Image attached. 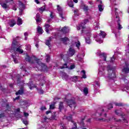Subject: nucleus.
I'll list each match as a JSON object with an SVG mask.
<instances>
[{
	"label": "nucleus",
	"mask_w": 129,
	"mask_h": 129,
	"mask_svg": "<svg viewBox=\"0 0 129 129\" xmlns=\"http://www.w3.org/2000/svg\"><path fill=\"white\" fill-rule=\"evenodd\" d=\"M24 94V88H21L16 93V95H22Z\"/></svg>",
	"instance_id": "9"
},
{
	"label": "nucleus",
	"mask_w": 129,
	"mask_h": 129,
	"mask_svg": "<svg viewBox=\"0 0 129 129\" xmlns=\"http://www.w3.org/2000/svg\"><path fill=\"white\" fill-rule=\"evenodd\" d=\"M0 5L3 9H8V8H9V6H8L6 3H0Z\"/></svg>",
	"instance_id": "22"
},
{
	"label": "nucleus",
	"mask_w": 129,
	"mask_h": 129,
	"mask_svg": "<svg viewBox=\"0 0 129 129\" xmlns=\"http://www.w3.org/2000/svg\"><path fill=\"white\" fill-rule=\"evenodd\" d=\"M94 26L95 27V30H97L98 27H99V23L96 22L94 23Z\"/></svg>",
	"instance_id": "23"
},
{
	"label": "nucleus",
	"mask_w": 129,
	"mask_h": 129,
	"mask_svg": "<svg viewBox=\"0 0 129 129\" xmlns=\"http://www.w3.org/2000/svg\"><path fill=\"white\" fill-rule=\"evenodd\" d=\"M11 49L14 50L15 52H18L19 54H23L24 53V50H22L21 45L19 44L18 41H16V38L13 39Z\"/></svg>",
	"instance_id": "2"
},
{
	"label": "nucleus",
	"mask_w": 129,
	"mask_h": 129,
	"mask_svg": "<svg viewBox=\"0 0 129 129\" xmlns=\"http://www.w3.org/2000/svg\"><path fill=\"white\" fill-rule=\"evenodd\" d=\"M38 78L39 79V80H41V82L40 83V84L41 86H43L44 85V83L46 82L44 79V76L39 75L38 76Z\"/></svg>",
	"instance_id": "6"
},
{
	"label": "nucleus",
	"mask_w": 129,
	"mask_h": 129,
	"mask_svg": "<svg viewBox=\"0 0 129 129\" xmlns=\"http://www.w3.org/2000/svg\"><path fill=\"white\" fill-rule=\"evenodd\" d=\"M73 123L74 124V126L72 127V129H78L77 128V123H76L75 122L73 121Z\"/></svg>",
	"instance_id": "38"
},
{
	"label": "nucleus",
	"mask_w": 129,
	"mask_h": 129,
	"mask_svg": "<svg viewBox=\"0 0 129 129\" xmlns=\"http://www.w3.org/2000/svg\"><path fill=\"white\" fill-rule=\"evenodd\" d=\"M24 8H19L20 11L19 13H20V15H22V13L23 11H24Z\"/></svg>",
	"instance_id": "53"
},
{
	"label": "nucleus",
	"mask_w": 129,
	"mask_h": 129,
	"mask_svg": "<svg viewBox=\"0 0 129 129\" xmlns=\"http://www.w3.org/2000/svg\"><path fill=\"white\" fill-rule=\"evenodd\" d=\"M60 127V129H67V127L64 124L62 125Z\"/></svg>",
	"instance_id": "47"
},
{
	"label": "nucleus",
	"mask_w": 129,
	"mask_h": 129,
	"mask_svg": "<svg viewBox=\"0 0 129 129\" xmlns=\"http://www.w3.org/2000/svg\"><path fill=\"white\" fill-rule=\"evenodd\" d=\"M96 41L98 42V43H99L100 44H101V43H102L103 42V41H102L101 40H96Z\"/></svg>",
	"instance_id": "61"
},
{
	"label": "nucleus",
	"mask_w": 129,
	"mask_h": 129,
	"mask_svg": "<svg viewBox=\"0 0 129 129\" xmlns=\"http://www.w3.org/2000/svg\"><path fill=\"white\" fill-rule=\"evenodd\" d=\"M20 108H17V109L16 110V112H20Z\"/></svg>",
	"instance_id": "64"
},
{
	"label": "nucleus",
	"mask_w": 129,
	"mask_h": 129,
	"mask_svg": "<svg viewBox=\"0 0 129 129\" xmlns=\"http://www.w3.org/2000/svg\"><path fill=\"white\" fill-rule=\"evenodd\" d=\"M25 9V5L23 3L19 2V9Z\"/></svg>",
	"instance_id": "28"
},
{
	"label": "nucleus",
	"mask_w": 129,
	"mask_h": 129,
	"mask_svg": "<svg viewBox=\"0 0 129 129\" xmlns=\"http://www.w3.org/2000/svg\"><path fill=\"white\" fill-rule=\"evenodd\" d=\"M24 116H25V117H27V116H29V113H28L24 112Z\"/></svg>",
	"instance_id": "57"
},
{
	"label": "nucleus",
	"mask_w": 129,
	"mask_h": 129,
	"mask_svg": "<svg viewBox=\"0 0 129 129\" xmlns=\"http://www.w3.org/2000/svg\"><path fill=\"white\" fill-rule=\"evenodd\" d=\"M114 105H116V106H122V103H113Z\"/></svg>",
	"instance_id": "40"
},
{
	"label": "nucleus",
	"mask_w": 129,
	"mask_h": 129,
	"mask_svg": "<svg viewBox=\"0 0 129 129\" xmlns=\"http://www.w3.org/2000/svg\"><path fill=\"white\" fill-rule=\"evenodd\" d=\"M13 1H14V0H5L6 2L7 3H11V2H13Z\"/></svg>",
	"instance_id": "63"
},
{
	"label": "nucleus",
	"mask_w": 129,
	"mask_h": 129,
	"mask_svg": "<svg viewBox=\"0 0 129 129\" xmlns=\"http://www.w3.org/2000/svg\"><path fill=\"white\" fill-rule=\"evenodd\" d=\"M25 60L26 61L29 62V63H34V61H37V66L36 68H35L36 71H38L39 69L40 70H45V69H47V66H46L45 63L39 62V60L37 59V57H36L35 56L30 57V56L28 55H26L25 57Z\"/></svg>",
	"instance_id": "1"
},
{
	"label": "nucleus",
	"mask_w": 129,
	"mask_h": 129,
	"mask_svg": "<svg viewBox=\"0 0 129 129\" xmlns=\"http://www.w3.org/2000/svg\"><path fill=\"white\" fill-rule=\"evenodd\" d=\"M51 41H52V37H49V39L46 40L45 42L46 45H47V46H48L49 48H50V42H51Z\"/></svg>",
	"instance_id": "16"
},
{
	"label": "nucleus",
	"mask_w": 129,
	"mask_h": 129,
	"mask_svg": "<svg viewBox=\"0 0 129 129\" xmlns=\"http://www.w3.org/2000/svg\"><path fill=\"white\" fill-rule=\"evenodd\" d=\"M21 105H22V107H23V108H25V107H27V106H28V102L27 101H22L21 102Z\"/></svg>",
	"instance_id": "14"
},
{
	"label": "nucleus",
	"mask_w": 129,
	"mask_h": 129,
	"mask_svg": "<svg viewBox=\"0 0 129 129\" xmlns=\"http://www.w3.org/2000/svg\"><path fill=\"white\" fill-rule=\"evenodd\" d=\"M45 59H46V62H49V61H50V55H46Z\"/></svg>",
	"instance_id": "42"
},
{
	"label": "nucleus",
	"mask_w": 129,
	"mask_h": 129,
	"mask_svg": "<svg viewBox=\"0 0 129 129\" xmlns=\"http://www.w3.org/2000/svg\"><path fill=\"white\" fill-rule=\"evenodd\" d=\"M24 36H25V41H27V40H28V36H29L28 32H25L24 33Z\"/></svg>",
	"instance_id": "41"
},
{
	"label": "nucleus",
	"mask_w": 129,
	"mask_h": 129,
	"mask_svg": "<svg viewBox=\"0 0 129 129\" xmlns=\"http://www.w3.org/2000/svg\"><path fill=\"white\" fill-rule=\"evenodd\" d=\"M76 47L79 49V47L80 46V42L79 41H78L77 42H76Z\"/></svg>",
	"instance_id": "45"
},
{
	"label": "nucleus",
	"mask_w": 129,
	"mask_h": 129,
	"mask_svg": "<svg viewBox=\"0 0 129 129\" xmlns=\"http://www.w3.org/2000/svg\"><path fill=\"white\" fill-rule=\"evenodd\" d=\"M126 67L127 68H124L122 70L123 72L124 73H129V64L128 66L126 65Z\"/></svg>",
	"instance_id": "19"
},
{
	"label": "nucleus",
	"mask_w": 129,
	"mask_h": 129,
	"mask_svg": "<svg viewBox=\"0 0 129 129\" xmlns=\"http://www.w3.org/2000/svg\"><path fill=\"white\" fill-rule=\"evenodd\" d=\"M61 57L62 59H63V60H67V59H68V55L65 54V55H63L62 54L61 55Z\"/></svg>",
	"instance_id": "33"
},
{
	"label": "nucleus",
	"mask_w": 129,
	"mask_h": 129,
	"mask_svg": "<svg viewBox=\"0 0 129 129\" xmlns=\"http://www.w3.org/2000/svg\"><path fill=\"white\" fill-rule=\"evenodd\" d=\"M4 116H5V113L0 114V118H2V117H4Z\"/></svg>",
	"instance_id": "58"
},
{
	"label": "nucleus",
	"mask_w": 129,
	"mask_h": 129,
	"mask_svg": "<svg viewBox=\"0 0 129 129\" xmlns=\"http://www.w3.org/2000/svg\"><path fill=\"white\" fill-rule=\"evenodd\" d=\"M83 92L85 95H87L88 94V89H87V88H85L83 90Z\"/></svg>",
	"instance_id": "35"
},
{
	"label": "nucleus",
	"mask_w": 129,
	"mask_h": 129,
	"mask_svg": "<svg viewBox=\"0 0 129 129\" xmlns=\"http://www.w3.org/2000/svg\"><path fill=\"white\" fill-rule=\"evenodd\" d=\"M96 86H97V87H99V86H100V84L99 83V82H95V86H94V88L95 89H96V88H97V87H96Z\"/></svg>",
	"instance_id": "37"
},
{
	"label": "nucleus",
	"mask_w": 129,
	"mask_h": 129,
	"mask_svg": "<svg viewBox=\"0 0 129 129\" xmlns=\"http://www.w3.org/2000/svg\"><path fill=\"white\" fill-rule=\"evenodd\" d=\"M67 119H68V120L72 121V122H73V121H74L72 120V115H70V116H67Z\"/></svg>",
	"instance_id": "31"
},
{
	"label": "nucleus",
	"mask_w": 129,
	"mask_h": 129,
	"mask_svg": "<svg viewBox=\"0 0 129 129\" xmlns=\"http://www.w3.org/2000/svg\"><path fill=\"white\" fill-rule=\"evenodd\" d=\"M50 27H51V26L49 24H45L44 25V27L45 28V31L46 32V33L47 34H49V28H50Z\"/></svg>",
	"instance_id": "17"
},
{
	"label": "nucleus",
	"mask_w": 129,
	"mask_h": 129,
	"mask_svg": "<svg viewBox=\"0 0 129 129\" xmlns=\"http://www.w3.org/2000/svg\"><path fill=\"white\" fill-rule=\"evenodd\" d=\"M15 24H16V21H15V20H11V22L10 24V27H13L15 26Z\"/></svg>",
	"instance_id": "26"
},
{
	"label": "nucleus",
	"mask_w": 129,
	"mask_h": 129,
	"mask_svg": "<svg viewBox=\"0 0 129 129\" xmlns=\"http://www.w3.org/2000/svg\"><path fill=\"white\" fill-rule=\"evenodd\" d=\"M68 5L70 7V8H73L74 7V4H73V2L71 0L68 1Z\"/></svg>",
	"instance_id": "18"
},
{
	"label": "nucleus",
	"mask_w": 129,
	"mask_h": 129,
	"mask_svg": "<svg viewBox=\"0 0 129 129\" xmlns=\"http://www.w3.org/2000/svg\"><path fill=\"white\" fill-rule=\"evenodd\" d=\"M60 32H62L63 34H66V33H68V32H69V29H68V27L64 26L60 30Z\"/></svg>",
	"instance_id": "11"
},
{
	"label": "nucleus",
	"mask_w": 129,
	"mask_h": 129,
	"mask_svg": "<svg viewBox=\"0 0 129 129\" xmlns=\"http://www.w3.org/2000/svg\"><path fill=\"white\" fill-rule=\"evenodd\" d=\"M59 109L60 111L62 110V109H64V105H63L62 102H60L59 104Z\"/></svg>",
	"instance_id": "20"
},
{
	"label": "nucleus",
	"mask_w": 129,
	"mask_h": 129,
	"mask_svg": "<svg viewBox=\"0 0 129 129\" xmlns=\"http://www.w3.org/2000/svg\"><path fill=\"white\" fill-rule=\"evenodd\" d=\"M35 87H36V86H35V85H33L32 86H30L29 88L31 90H32V89H33V88H35Z\"/></svg>",
	"instance_id": "60"
},
{
	"label": "nucleus",
	"mask_w": 129,
	"mask_h": 129,
	"mask_svg": "<svg viewBox=\"0 0 129 129\" xmlns=\"http://www.w3.org/2000/svg\"><path fill=\"white\" fill-rule=\"evenodd\" d=\"M115 60V59L114 58V57L113 56L111 58V60H110V62L112 63L114 61V60Z\"/></svg>",
	"instance_id": "51"
},
{
	"label": "nucleus",
	"mask_w": 129,
	"mask_h": 129,
	"mask_svg": "<svg viewBox=\"0 0 129 129\" xmlns=\"http://www.w3.org/2000/svg\"><path fill=\"white\" fill-rule=\"evenodd\" d=\"M66 102L71 108L75 109L76 107V102L74 100H66Z\"/></svg>",
	"instance_id": "4"
},
{
	"label": "nucleus",
	"mask_w": 129,
	"mask_h": 129,
	"mask_svg": "<svg viewBox=\"0 0 129 129\" xmlns=\"http://www.w3.org/2000/svg\"><path fill=\"white\" fill-rule=\"evenodd\" d=\"M37 31L38 33H39V34H40L41 35L43 34V29L42 28V27H40L39 26L37 27Z\"/></svg>",
	"instance_id": "15"
},
{
	"label": "nucleus",
	"mask_w": 129,
	"mask_h": 129,
	"mask_svg": "<svg viewBox=\"0 0 129 129\" xmlns=\"http://www.w3.org/2000/svg\"><path fill=\"white\" fill-rule=\"evenodd\" d=\"M68 54L69 56L72 57V56L75 54V50L71 47L70 48Z\"/></svg>",
	"instance_id": "7"
},
{
	"label": "nucleus",
	"mask_w": 129,
	"mask_h": 129,
	"mask_svg": "<svg viewBox=\"0 0 129 129\" xmlns=\"http://www.w3.org/2000/svg\"><path fill=\"white\" fill-rule=\"evenodd\" d=\"M100 57L101 58H104V61H106V54L104 53H101L100 54Z\"/></svg>",
	"instance_id": "21"
},
{
	"label": "nucleus",
	"mask_w": 129,
	"mask_h": 129,
	"mask_svg": "<svg viewBox=\"0 0 129 129\" xmlns=\"http://www.w3.org/2000/svg\"><path fill=\"white\" fill-rule=\"evenodd\" d=\"M46 106H43L40 108V110H42V111H43V110H46Z\"/></svg>",
	"instance_id": "48"
},
{
	"label": "nucleus",
	"mask_w": 129,
	"mask_h": 129,
	"mask_svg": "<svg viewBox=\"0 0 129 129\" xmlns=\"http://www.w3.org/2000/svg\"><path fill=\"white\" fill-rule=\"evenodd\" d=\"M64 68H68L67 63L63 64V66L60 68V69H64Z\"/></svg>",
	"instance_id": "39"
},
{
	"label": "nucleus",
	"mask_w": 129,
	"mask_h": 129,
	"mask_svg": "<svg viewBox=\"0 0 129 129\" xmlns=\"http://www.w3.org/2000/svg\"><path fill=\"white\" fill-rule=\"evenodd\" d=\"M36 21L37 24H38V23H41L42 22V18H40V14H36Z\"/></svg>",
	"instance_id": "10"
},
{
	"label": "nucleus",
	"mask_w": 129,
	"mask_h": 129,
	"mask_svg": "<svg viewBox=\"0 0 129 129\" xmlns=\"http://www.w3.org/2000/svg\"><path fill=\"white\" fill-rule=\"evenodd\" d=\"M85 34H86L87 37H86V42L87 43V44L90 43V31H85Z\"/></svg>",
	"instance_id": "5"
},
{
	"label": "nucleus",
	"mask_w": 129,
	"mask_h": 129,
	"mask_svg": "<svg viewBox=\"0 0 129 129\" xmlns=\"http://www.w3.org/2000/svg\"><path fill=\"white\" fill-rule=\"evenodd\" d=\"M23 123H24V124H26V125H27V124H28L27 120H23Z\"/></svg>",
	"instance_id": "56"
},
{
	"label": "nucleus",
	"mask_w": 129,
	"mask_h": 129,
	"mask_svg": "<svg viewBox=\"0 0 129 129\" xmlns=\"http://www.w3.org/2000/svg\"><path fill=\"white\" fill-rule=\"evenodd\" d=\"M18 99H20V96L16 97L14 99V101L18 100Z\"/></svg>",
	"instance_id": "62"
},
{
	"label": "nucleus",
	"mask_w": 129,
	"mask_h": 129,
	"mask_svg": "<svg viewBox=\"0 0 129 129\" xmlns=\"http://www.w3.org/2000/svg\"><path fill=\"white\" fill-rule=\"evenodd\" d=\"M101 33L99 34V36H101L102 38H104L105 36H106V34H105V32L100 31Z\"/></svg>",
	"instance_id": "27"
},
{
	"label": "nucleus",
	"mask_w": 129,
	"mask_h": 129,
	"mask_svg": "<svg viewBox=\"0 0 129 129\" xmlns=\"http://www.w3.org/2000/svg\"><path fill=\"white\" fill-rule=\"evenodd\" d=\"M98 9L99 12H102V11H103V6H102V5L100 4L99 5H98Z\"/></svg>",
	"instance_id": "29"
},
{
	"label": "nucleus",
	"mask_w": 129,
	"mask_h": 129,
	"mask_svg": "<svg viewBox=\"0 0 129 129\" xmlns=\"http://www.w3.org/2000/svg\"><path fill=\"white\" fill-rule=\"evenodd\" d=\"M108 69V78H110V79H114L116 76H115V74L113 73V71H112V68L110 67V66H108L107 67Z\"/></svg>",
	"instance_id": "3"
},
{
	"label": "nucleus",
	"mask_w": 129,
	"mask_h": 129,
	"mask_svg": "<svg viewBox=\"0 0 129 129\" xmlns=\"http://www.w3.org/2000/svg\"><path fill=\"white\" fill-rule=\"evenodd\" d=\"M46 9V6H43L42 7H41L40 8H39V12L40 13H41V14H42V13H43V12H44V11H45V9Z\"/></svg>",
	"instance_id": "25"
},
{
	"label": "nucleus",
	"mask_w": 129,
	"mask_h": 129,
	"mask_svg": "<svg viewBox=\"0 0 129 129\" xmlns=\"http://www.w3.org/2000/svg\"><path fill=\"white\" fill-rule=\"evenodd\" d=\"M74 13L75 15H76V16H78V13H79V10H78V9H76L74 11Z\"/></svg>",
	"instance_id": "44"
},
{
	"label": "nucleus",
	"mask_w": 129,
	"mask_h": 129,
	"mask_svg": "<svg viewBox=\"0 0 129 129\" xmlns=\"http://www.w3.org/2000/svg\"><path fill=\"white\" fill-rule=\"evenodd\" d=\"M22 24H23V21L22 20V19L18 18L17 20V25H18V26H21Z\"/></svg>",
	"instance_id": "24"
},
{
	"label": "nucleus",
	"mask_w": 129,
	"mask_h": 129,
	"mask_svg": "<svg viewBox=\"0 0 129 129\" xmlns=\"http://www.w3.org/2000/svg\"><path fill=\"white\" fill-rule=\"evenodd\" d=\"M122 28V26H121V25H120V23L118 22V30H121V28Z\"/></svg>",
	"instance_id": "43"
},
{
	"label": "nucleus",
	"mask_w": 129,
	"mask_h": 129,
	"mask_svg": "<svg viewBox=\"0 0 129 129\" xmlns=\"http://www.w3.org/2000/svg\"><path fill=\"white\" fill-rule=\"evenodd\" d=\"M83 10L85 11V12H87L88 11V6H86V5H83Z\"/></svg>",
	"instance_id": "36"
},
{
	"label": "nucleus",
	"mask_w": 129,
	"mask_h": 129,
	"mask_svg": "<svg viewBox=\"0 0 129 129\" xmlns=\"http://www.w3.org/2000/svg\"><path fill=\"white\" fill-rule=\"evenodd\" d=\"M12 58L13 59V60L14 61L15 63H18V59H17V57L15 55H12Z\"/></svg>",
	"instance_id": "34"
},
{
	"label": "nucleus",
	"mask_w": 129,
	"mask_h": 129,
	"mask_svg": "<svg viewBox=\"0 0 129 129\" xmlns=\"http://www.w3.org/2000/svg\"><path fill=\"white\" fill-rule=\"evenodd\" d=\"M50 109H54L55 108V105L54 104H51L49 106Z\"/></svg>",
	"instance_id": "46"
},
{
	"label": "nucleus",
	"mask_w": 129,
	"mask_h": 129,
	"mask_svg": "<svg viewBox=\"0 0 129 129\" xmlns=\"http://www.w3.org/2000/svg\"><path fill=\"white\" fill-rule=\"evenodd\" d=\"M82 73L83 78L84 79L86 78V72H85V71L84 70L82 71Z\"/></svg>",
	"instance_id": "32"
},
{
	"label": "nucleus",
	"mask_w": 129,
	"mask_h": 129,
	"mask_svg": "<svg viewBox=\"0 0 129 129\" xmlns=\"http://www.w3.org/2000/svg\"><path fill=\"white\" fill-rule=\"evenodd\" d=\"M97 3L100 4V5H102V1L101 0H97Z\"/></svg>",
	"instance_id": "54"
},
{
	"label": "nucleus",
	"mask_w": 129,
	"mask_h": 129,
	"mask_svg": "<svg viewBox=\"0 0 129 129\" xmlns=\"http://www.w3.org/2000/svg\"><path fill=\"white\" fill-rule=\"evenodd\" d=\"M88 23V19H85L84 22L81 23V27L82 29H85V24Z\"/></svg>",
	"instance_id": "12"
},
{
	"label": "nucleus",
	"mask_w": 129,
	"mask_h": 129,
	"mask_svg": "<svg viewBox=\"0 0 129 129\" xmlns=\"http://www.w3.org/2000/svg\"><path fill=\"white\" fill-rule=\"evenodd\" d=\"M83 120H84V119H82L81 120V124H82V125H84V122H83Z\"/></svg>",
	"instance_id": "55"
},
{
	"label": "nucleus",
	"mask_w": 129,
	"mask_h": 129,
	"mask_svg": "<svg viewBox=\"0 0 129 129\" xmlns=\"http://www.w3.org/2000/svg\"><path fill=\"white\" fill-rule=\"evenodd\" d=\"M74 68H75V65L73 64V65H71L70 68H69V69H70L71 70H72V69H74Z\"/></svg>",
	"instance_id": "49"
},
{
	"label": "nucleus",
	"mask_w": 129,
	"mask_h": 129,
	"mask_svg": "<svg viewBox=\"0 0 129 129\" xmlns=\"http://www.w3.org/2000/svg\"><path fill=\"white\" fill-rule=\"evenodd\" d=\"M60 41L63 44H67V42L69 41V38H68V37H64V38H60Z\"/></svg>",
	"instance_id": "13"
},
{
	"label": "nucleus",
	"mask_w": 129,
	"mask_h": 129,
	"mask_svg": "<svg viewBox=\"0 0 129 129\" xmlns=\"http://www.w3.org/2000/svg\"><path fill=\"white\" fill-rule=\"evenodd\" d=\"M115 113H116V114H117V115H118V114H119V112L118 110H116L115 111Z\"/></svg>",
	"instance_id": "59"
},
{
	"label": "nucleus",
	"mask_w": 129,
	"mask_h": 129,
	"mask_svg": "<svg viewBox=\"0 0 129 129\" xmlns=\"http://www.w3.org/2000/svg\"><path fill=\"white\" fill-rule=\"evenodd\" d=\"M113 107L112 104H109L108 106V109H110V108H112Z\"/></svg>",
	"instance_id": "50"
},
{
	"label": "nucleus",
	"mask_w": 129,
	"mask_h": 129,
	"mask_svg": "<svg viewBox=\"0 0 129 129\" xmlns=\"http://www.w3.org/2000/svg\"><path fill=\"white\" fill-rule=\"evenodd\" d=\"M57 11L59 12V16L61 18L62 20L65 19V17L63 16V14L62 13V8L57 5Z\"/></svg>",
	"instance_id": "8"
},
{
	"label": "nucleus",
	"mask_w": 129,
	"mask_h": 129,
	"mask_svg": "<svg viewBox=\"0 0 129 129\" xmlns=\"http://www.w3.org/2000/svg\"><path fill=\"white\" fill-rule=\"evenodd\" d=\"M81 29H83L82 28V27H81V24H80L79 26H77V30L79 31Z\"/></svg>",
	"instance_id": "52"
},
{
	"label": "nucleus",
	"mask_w": 129,
	"mask_h": 129,
	"mask_svg": "<svg viewBox=\"0 0 129 129\" xmlns=\"http://www.w3.org/2000/svg\"><path fill=\"white\" fill-rule=\"evenodd\" d=\"M98 113H99V115H102L103 114V112H104L103 109L101 110H98L97 111Z\"/></svg>",
	"instance_id": "30"
}]
</instances>
